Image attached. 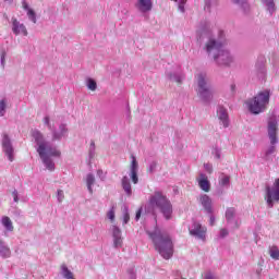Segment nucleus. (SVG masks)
<instances>
[{"label": "nucleus", "mask_w": 279, "mask_h": 279, "mask_svg": "<svg viewBox=\"0 0 279 279\" xmlns=\"http://www.w3.org/2000/svg\"><path fill=\"white\" fill-rule=\"evenodd\" d=\"M32 136L37 145L36 151L39 154V158H41L46 169H48V171H56V163L51 157L60 158L62 153L58 148L53 147L51 143L45 138V135L40 131H32Z\"/></svg>", "instance_id": "nucleus-1"}, {"label": "nucleus", "mask_w": 279, "mask_h": 279, "mask_svg": "<svg viewBox=\"0 0 279 279\" xmlns=\"http://www.w3.org/2000/svg\"><path fill=\"white\" fill-rule=\"evenodd\" d=\"M144 210L147 215H153L154 217L160 213L162 217L169 221L173 215V205L165 193L161 191H155L148 197V202L145 205Z\"/></svg>", "instance_id": "nucleus-2"}, {"label": "nucleus", "mask_w": 279, "mask_h": 279, "mask_svg": "<svg viewBox=\"0 0 279 279\" xmlns=\"http://www.w3.org/2000/svg\"><path fill=\"white\" fill-rule=\"evenodd\" d=\"M147 234L151 239L155 250L159 252L162 258L169 260L173 256V240H171V235L160 229H155L154 232L148 231Z\"/></svg>", "instance_id": "nucleus-3"}, {"label": "nucleus", "mask_w": 279, "mask_h": 279, "mask_svg": "<svg viewBox=\"0 0 279 279\" xmlns=\"http://www.w3.org/2000/svg\"><path fill=\"white\" fill-rule=\"evenodd\" d=\"M269 99H271V90L269 89L259 92L255 97L250 98L246 106L251 114H263L269 106Z\"/></svg>", "instance_id": "nucleus-4"}, {"label": "nucleus", "mask_w": 279, "mask_h": 279, "mask_svg": "<svg viewBox=\"0 0 279 279\" xmlns=\"http://www.w3.org/2000/svg\"><path fill=\"white\" fill-rule=\"evenodd\" d=\"M197 95L203 104H210L215 97V88L210 83V78L206 74H198L197 76Z\"/></svg>", "instance_id": "nucleus-5"}, {"label": "nucleus", "mask_w": 279, "mask_h": 279, "mask_svg": "<svg viewBox=\"0 0 279 279\" xmlns=\"http://www.w3.org/2000/svg\"><path fill=\"white\" fill-rule=\"evenodd\" d=\"M267 135L270 141V146L266 149L265 156L276 154V145H278V118L271 116L267 121Z\"/></svg>", "instance_id": "nucleus-6"}, {"label": "nucleus", "mask_w": 279, "mask_h": 279, "mask_svg": "<svg viewBox=\"0 0 279 279\" xmlns=\"http://www.w3.org/2000/svg\"><path fill=\"white\" fill-rule=\"evenodd\" d=\"M265 202L268 208H274V204L279 202V179L272 185H266Z\"/></svg>", "instance_id": "nucleus-7"}, {"label": "nucleus", "mask_w": 279, "mask_h": 279, "mask_svg": "<svg viewBox=\"0 0 279 279\" xmlns=\"http://www.w3.org/2000/svg\"><path fill=\"white\" fill-rule=\"evenodd\" d=\"M215 63L218 66H232L234 64V56L228 48H220L218 54L214 58Z\"/></svg>", "instance_id": "nucleus-8"}, {"label": "nucleus", "mask_w": 279, "mask_h": 279, "mask_svg": "<svg viewBox=\"0 0 279 279\" xmlns=\"http://www.w3.org/2000/svg\"><path fill=\"white\" fill-rule=\"evenodd\" d=\"M223 48V44L221 41L210 37L204 46V51H206L209 58L215 60V56L219 53V51Z\"/></svg>", "instance_id": "nucleus-9"}, {"label": "nucleus", "mask_w": 279, "mask_h": 279, "mask_svg": "<svg viewBox=\"0 0 279 279\" xmlns=\"http://www.w3.org/2000/svg\"><path fill=\"white\" fill-rule=\"evenodd\" d=\"M1 145L2 151L8 157V160H10V162H14V146L12 145V140L8 133L2 134Z\"/></svg>", "instance_id": "nucleus-10"}, {"label": "nucleus", "mask_w": 279, "mask_h": 279, "mask_svg": "<svg viewBox=\"0 0 279 279\" xmlns=\"http://www.w3.org/2000/svg\"><path fill=\"white\" fill-rule=\"evenodd\" d=\"M206 227L202 226V223L193 220L192 226L189 228V232L191 236H195L201 241H206Z\"/></svg>", "instance_id": "nucleus-11"}, {"label": "nucleus", "mask_w": 279, "mask_h": 279, "mask_svg": "<svg viewBox=\"0 0 279 279\" xmlns=\"http://www.w3.org/2000/svg\"><path fill=\"white\" fill-rule=\"evenodd\" d=\"M12 32L15 36H28L27 27L25 24L20 23L16 17L11 19Z\"/></svg>", "instance_id": "nucleus-12"}, {"label": "nucleus", "mask_w": 279, "mask_h": 279, "mask_svg": "<svg viewBox=\"0 0 279 279\" xmlns=\"http://www.w3.org/2000/svg\"><path fill=\"white\" fill-rule=\"evenodd\" d=\"M52 141H62V138H66L69 136V126L66 123L59 124L58 130L52 129Z\"/></svg>", "instance_id": "nucleus-13"}, {"label": "nucleus", "mask_w": 279, "mask_h": 279, "mask_svg": "<svg viewBox=\"0 0 279 279\" xmlns=\"http://www.w3.org/2000/svg\"><path fill=\"white\" fill-rule=\"evenodd\" d=\"M217 118L218 121H220V125H222V128H230V117L228 116V109H226L223 106L217 107Z\"/></svg>", "instance_id": "nucleus-14"}, {"label": "nucleus", "mask_w": 279, "mask_h": 279, "mask_svg": "<svg viewBox=\"0 0 279 279\" xmlns=\"http://www.w3.org/2000/svg\"><path fill=\"white\" fill-rule=\"evenodd\" d=\"M111 234L113 239V247L119 248L123 246V236L121 235V229L117 226L111 227Z\"/></svg>", "instance_id": "nucleus-15"}, {"label": "nucleus", "mask_w": 279, "mask_h": 279, "mask_svg": "<svg viewBox=\"0 0 279 279\" xmlns=\"http://www.w3.org/2000/svg\"><path fill=\"white\" fill-rule=\"evenodd\" d=\"M135 8L141 14H147V12H151L154 2H151V0H137Z\"/></svg>", "instance_id": "nucleus-16"}, {"label": "nucleus", "mask_w": 279, "mask_h": 279, "mask_svg": "<svg viewBox=\"0 0 279 279\" xmlns=\"http://www.w3.org/2000/svg\"><path fill=\"white\" fill-rule=\"evenodd\" d=\"M132 161L130 166V178L133 184H138V161H136V157L134 155L131 156Z\"/></svg>", "instance_id": "nucleus-17"}, {"label": "nucleus", "mask_w": 279, "mask_h": 279, "mask_svg": "<svg viewBox=\"0 0 279 279\" xmlns=\"http://www.w3.org/2000/svg\"><path fill=\"white\" fill-rule=\"evenodd\" d=\"M199 203L203 206L204 210L207 213V215H213V199L210 196L203 194L199 197Z\"/></svg>", "instance_id": "nucleus-18"}, {"label": "nucleus", "mask_w": 279, "mask_h": 279, "mask_svg": "<svg viewBox=\"0 0 279 279\" xmlns=\"http://www.w3.org/2000/svg\"><path fill=\"white\" fill-rule=\"evenodd\" d=\"M226 219L228 223H233V228H239V220H236V209L234 207L227 208Z\"/></svg>", "instance_id": "nucleus-19"}, {"label": "nucleus", "mask_w": 279, "mask_h": 279, "mask_svg": "<svg viewBox=\"0 0 279 279\" xmlns=\"http://www.w3.org/2000/svg\"><path fill=\"white\" fill-rule=\"evenodd\" d=\"M197 182L202 191H204L205 193L210 192V181H208V175H206L205 173H199Z\"/></svg>", "instance_id": "nucleus-20"}, {"label": "nucleus", "mask_w": 279, "mask_h": 279, "mask_svg": "<svg viewBox=\"0 0 279 279\" xmlns=\"http://www.w3.org/2000/svg\"><path fill=\"white\" fill-rule=\"evenodd\" d=\"M198 34H201V36H210V34H213V24H210V22H201L198 25Z\"/></svg>", "instance_id": "nucleus-21"}, {"label": "nucleus", "mask_w": 279, "mask_h": 279, "mask_svg": "<svg viewBox=\"0 0 279 279\" xmlns=\"http://www.w3.org/2000/svg\"><path fill=\"white\" fill-rule=\"evenodd\" d=\"M121 184L128 197H132V183H130V179L126 175L122 178Z\"/></svg>", "instance_id": "nucleus-22"}, {"label": "nucleus", "mask_w": 279, "mask_h": 279, "mask_svg": "<svg viewBox=\"0 0 279 279\" xmlns=\"http://www.w3.org/2000/svg\"><path fill=\"white\" fill-rule=\"evenodd\" d=\"M167 77L170 82H175L177 84H182V81L184 80V75L180 72H168Z\"/></svg>", "instance_id": "nucleus-23"}, {"label": "nucleus", "mask_w": 279, "mask_h": 279, "mask_svg": "<svg viewBox=\"0 0 279 279\" xmlns=\"http://www.w3.org/2000/svg\"><path fill=\"white\" fill-rule=\"evenodd\" d=\"M231 3H234V5H239L240 10H242L244 14H247V12H250V3L247 2V0H231Z\"/></svg>", "instance_id": "nucleus-24"}, {"label": "nucleus", "mask_w": 279, "mask_h": 279, "mask_svg": "<svg viewBox=\"0 0 279 279\" xmlns=\"http://www.w3.org/2000/svg\"><path fill=\"white\" fill-rule=\"evenodd\" d=\"M0 256L1 258H10V256H12V251H10V246H8L3 241H0Z\"/></svg>", "instance_id": "nucleus-25"}, {"label": "nucleus", "mask_w": 279, "mask_h": 279, "mask_svg": "<svg viewBox=\"0 0 279 279\" xmlns=\"http://www.w3.org/2000/svg\"><path fill=\"white\" fill-rule=\"evenodd\" d=\"M1 225L7 230V232H14V225L12 223V219L8 216H3L1 218Z\"/></svg>", "instance_id": "nucleus-26"}, {"label": "nucleus", "mask_w": 279, "mask_h": 279, "mask_svg": "<svg viewBox=\"0 0 279 279\" xmlns=\"http://www.w3.org/2000/svg\"><path fill=\"white\" fill-rule=\"evenodd\" d=\"M87 191L93 195V186L95 185V174L88 173L86 175Z\"/></svg>", "instance_id": "nucleus-27"}, {"label": "nucleus", "mask_w": 279, "mask_h": 279, "mask_svg": "<svg viewBox=\"0 0 279 279\" xmlns=\"http://www.w3.org/2000/svg\"><path fill=\"white\" fill-rule=\"evenodd\" d=\"M263 3L270 15L276 12V3L274 2V0H263Z\"/></svg>", "instance_id": "nucleus-28"}, {"label": "nucleus", "mask_w": 279, "mask_h": 279, "mask_svg": "<svg viewBox=\"0 0 279 279\" xmlns=\"http://www.w3.org/2000/svg\"><path fill=\"white\" fill-rule=\"evenodd\" d=\"M61 275L65 279H75V277H73V272L65 266V264L61 265Z\"/></svg>", "instance_id": "nucleus-29"}, {"label": "nucleus", "mask_w": 279, "mask_h": 279, "mask_svg": "<svg viewBox=\"0 0 279 279\" xmlns=\"http://www.w3.org/2000/svg\"><path fill=\"white\" fill-rule=\"evenodd\" d=\"M85 86H87L88 90H92L93 93H95V90H97V81H95L94 78L87 77L85 80Z\"/></svg>", "instance_id": "nucleus-30"}, {"label": "nucleus", "mask_w": 279, "mask_h": 279, "mask_svg": "<svg viewBox=\"0 0 279 279\" xmlns=\"http://www.w3.org/2000/svg\"><path fill=\"white\" fill-rule=\"evenodd\" d=\"M219 5V0H205V10L210 12L213 8H217Z\"/></svg>", "instance_id": "nucleus-31"}, {"label": "nucleus", "mask_w": 279, "mask_h": 279, "mask_svg": "<svg viewBox=\"0 0 279 279\" xmlns=\"http://www.w3.org/2000/svg\"><path fill=\"white\" fill-rule=\"evenodd\" d=\"M269 256L274 260H279V250H278V246H270L269 247Z\"/></svg>", "instance_id": "nucleus-32"}, {"label": "nucleus", "mask_w": 279, "mask_h": 279, "mask_svg": "<svg viewBox=\"0 0 279 279\" xmlns=\"http://www.w3.org/2000/svg\"><path fill=\"white\" fill-rule=\"evenodd\" d=\"M255 69L257 72L258 77H265V65L263 63H256Z\"/></svg>", "instance_id": "nucleus-33"}, {"label": "nucleus", "mask_w": 279, "mask_h": 279, "mask_svg": "<svg viewBox=\"0 0 279 279\" xmlns=\"http://www.w3.org/2000/svg\"><path fill=\"white\" fill-rule=\"evenodd\" d=\"M219 184L220 186H226L228 189V186H230V177L222 174L220 177Z\"/></svg>", "instance_id": "nucleus-34"}, {"label": "nucleus", "mask_w": 279, "mask_h": 279, "mask_svg": "<svg viewBox=\"0 0 279 279\" xmlns=\"http://www.w3.org/2000/svg\"><path fill=\"white\" fill-rule=\"evenodd\" d=\"M5 108H8V100L5 98L0 99V117H5Z\"/></svg>", "instance_id": "nucleus-35"}, {"label": "nucleus", "mask_w": 279, "mask_h": 279, "mask_svg": "<svg viewBox=\"0 0 279 279\" xmlns=\"http://www.w3.org/2000/svg\"><path fill=\"white\" fill-rule=\"evenodd\" d=\"M122 213H123V223H129L130 222V209L128 208V206H123Z\"/></svg>", "instance_id": "nucleus-36"}, {"label": "nucleus", "mask_w": 279, "mask_h": 279, "mask_svg": "<svg viewBox=\"0 0 279 279\" xmlns=\"http://www.w3.org/2000/svg\"><path fill=\"white\" fill-rule=\"evenodd\" d=\"M27 16L29 21H32V23H37L38 20L36 19V12L34 11V9L27 11Z\"/></svg>", "instance_id": "nucleus-37"}, {"label": "nucleus", "mask_w": 279, "mask_h": 279, "mask_svg": "<svg viewBox=\"0 0 279 279\" xmlns=\"http://www.w3.org/2000/svg\"><path fill=\"white\" fill-rule=\"evenodd\" d=\"M44 124L48 128V130H50V132H53V125H51V118H49V116H46L44 118Z\"/></svg>", "instance_id": "nucleus-38"}, {"label": "nucleus", "mask_w": 279, "mask_h": 279, "mask_svg": "<svg viewBox=\"0 0 279 279\" xmlns=\"http://www.w3.org/2000/svg\"><path fill=\"white\" fill-rule=\"evenodd\" d=\"M8 53L5 52V49L0 50V62H1V66L2 69H5V56Z\"/></svg>", "instance_id": "nucleus-39"}, {"label": "nucleus", "mask_w": 279, "mask_h": 279, "mask_svg": "<svg viewBox=\"0 0 279 279\" xmlns=\"http://www.w3.org/2000/svg\"><path fill=\"white\" fill-rule=\"evenodd\" d=\"M57 198H58L59 204H62V202H64V191L58 190L57 191Z\"/></svg>", "instance_id": "nucleus-40"}, {"label": "nucleus", "mask_w": 279, "mask_h": 279, "mask_svg": "<svg viewBox=\"0 0 279 279\" xmlns=\"http://www.w3.org/2000/svg\"><path fill=\"white\" fill-rule=\"evenodd\" d=\"M158 167V162L151 161L148 167V172L154 173L156 171V168Z\"/></svg>", "instance_id": "nucleus-41"}, {"label": "nucleus", "mask_w": 279, "mask_h": 279, "mask_svg": "<svg viewBox=\"0 0 279 279\" xmlns=\"http://www.w3.org/2000/svg\"><path fill=\"white\" fill-rule=\"evenodd\" d=\"M107 217H108V219H110V221H114V207H112V208L107 213Z\"/></svg>", "instance_id": "nucleus-42"}, {"label": "nucleus", "mask_w": 279, "mask_h": 279, "mask_svg": "<svg viewBox=\"0 0 279 279\" xmlns=\"http://www.w3.org/2000/svg\"><path fill=\"white\" fill-rule=\"evenodd\" d=\"M204 169L207 173H213V163H204Z\"/></svg>", "instance_id": "nucleus-43"}, {"label": "nucleus", "mask_w": 279, "mask_h": 279, "mask_svg": "<svg viewBox=\"0 0 279 279\" xmlns=\"http://www.w3.org/2000/svg\"><path fill=\"white\" fill-rule=\"evenodd\" d=\"M228 234H229L228 229L220 230V239H226V236H228Z\"/></svg>", "instance_id": "nucleus-44"}, {"label": "nucleus", "mask_w": 279, "mask_h": 279, "mask_svg": "<svg viewBox=\"0 0 279 279\" xmlns=\"http://www.w3.org/2000/svg\"><path fill=\"white\" fill-rule=\"evenodd\" d=\"M12 197H13V201L17 204V202H19V191L14 190L12 192Z\"/></svg>", "instance_id": "nucleus-45"}, {"label": "nucleus", "mask_w": 279, "mask_h": 279, "mask_svg": "<svg viewBox=\"0 0 279 279\" xmlns=\"http://www.w3.org/2000/svg\"><path fill=\"white\" fill-rule=\"evenodd\" d=\"M141 215H143V207H141L135 215V221H138L141 219Z\"/></svg>", "instance_id": "nucleus-46"}, {"label": "nucleus", "mask_w": 279, "mask_h": 279, "mask_svg": "<svg viewBox=\"0 0 279 279\" xmlns=\"http://www.w3.org/2000/svg\"><path fill=\"white\" fill-rule=\"evenodd\" d=\"M23 9L26 11V12H29V10H33L32 8H29V4H27V2H23Z\"/></svg>", "instance_id": "nucleus-47"}, {"label": "nucleus", "mask_w": 279, "mask_h": 279, "mask_svg": "<svg viewBox=\"0 0 279 279\" xmlns=\"http://www.w3.org/2000/svg\"><path fill=\"white\" fill-rule=\"evenodd\" d=\"M205 279H216V278H215V275H213V272H206Z\"/></svg>", "instance_id": "nucleus-48"}, {"label": "nucleus", "mask_w": 279, "mask_h": 279, "mask_svg": "<svg viewBox=\"0 0 279 279\" xmlns=\"http://www.w3.org/2000/svg\"><path fill=\"white\" fill-rule=\"evenodd\" d=\"M209 226H215V216L213 215L209 217Z\"/></svg>", "instance_id": "nucleus-49"}, {"label": "nucleus", "mask_w": 279, "mask_h": 279, "mask_svg": "<svg viewBox=\"0 0 279 279\" xmlns=\"http://www.w3.org/2000/svg\"><path fill=\"white\" fill-rule=\"evenodd\" d=\"M215 157L219 160V158H221V150L217 149L215 153Z\"/></svg>", "instance_id": "nucleus-50"}, {"label": "nucleus", "mask_w": 279, "mask_h": 279, "mask_svg": "<svg viewBox=\"0 0 279 279\" xmlns=\"http://www.w3.org/2000/svg\"><path fill=\"white\" fill-rule=\"evenodd\" d=\"M97 175L100 177L104 180V170H98Z\"/></svg>", "instance_id": "nucleus-51"}, {"label": "nucleus", "mask_w": 279, "mask_h": 279, "mask_svg": "<svg viewBox=\"0 0 279 279\" xmlns=\"http://www.w3.org/2000/svg\"><path fill=\"white\" fill-rule=\"evenodd\" d=\"M89 151H95V142L90 143Z\"/></svg>", "instance_id": "nucleus-52"}, {"label": "nucleus", "mask_w": 279, "mask_h": 279, "mask_svg": "<svg viewBox=\"0 0 279 279\" xmlns=\"http://www.w3.org/2000/svg\"><path fill=\"white\" fill-rule=\"evenodd\" d=\"M179 10H180V12H184V4L183 3L179 4Z\"/></svg>", "instance_id": "nucleus-53"}, {"label": "nucleus", "mask_w": 279, "mask_h": 279, "mask_svg": "<svg viewBox=\"0 0 279 279\" xmlns=\"http://www.w3.org/2000/svg\"><path fill=\"white\" fill-rule=\"evenodd\" d=\"M95 157V150H89V158H94Z\"/></svg>", "instance_id": "nucleus-54"}, {"label": "nucleus", "mask_w": 279, "mask_h": 279, "mask_svg": "<svg viewBox=\"0 0 279 279\" xmlns=\"http://www.w3.org/2000/svg\"><path fill=\"white\" fill-rule=\"evenodd\" d=\"M131 278H133V279L136 278V274H134V271H131Z\"/></svg>", "instance_id": "nucleus-55"}, {"label": "nucleus", "mask_w": 279, "mask_h": 279, "mask_svg": "<svg viewBox=\"0 0 279 279\" xmlns=\"http://www.w3.org/2000/svg\"><path fill=\"white\" fill-rule=\"evenodd\" d=\"M231 90L232 92L236 90V85H231Z\"/></svg>", "instance_id": "nucleus-56"}, {"label": "nucleus", "mask_w": 279, "mask_h": 279, "mask_svg": "<svg viewBox=\"0 0 279 279\" xmlns=\"http://www.w3.org/2000/svg\"><path fill=\"white\" fill-rule=\"evenodd\" d=\"M7 3H12L13 0H4Z\"/></svg>", "instance_id": "nucleus-57"}]
</instances>
